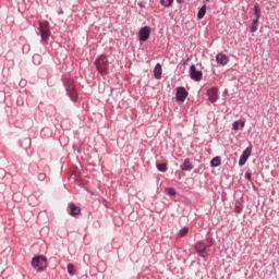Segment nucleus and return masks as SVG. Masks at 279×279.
<instances>
[{
	"mask_svg": "<svg viewBox=\"0 0 279 279\" xmlns=\"http://www.w3.org/2000/svg\"><path fill=\"white\" fill-rule=\"evenodd\" d=\"M31 265H32L33 269H35V271L40 274L41 271H45V269H47L49 263L47 260V256L37 255V256L33 257Z\"/></svg>",
	"mask_w": 279,
	"mask_h": 279,
	"instance_id": "nucleus-1",
	"label": "nucleus"
},
{
	"mask_svg": "<svg viewBox=\"0 0 279 279\" xmlns=\"http://www.w3.org/2000/svg\"><path fill=\"white\" fill-rule=\"evenodd\" d=\"M62 81L70 99H72L73 101H77V92L75 90L73 77L63 75Z\"/></svg>",
	"mask_w": 279,
	"mask_h": 279,
	"instance_id": "nucleus-2",
	"label": "nucleus"
},
{
	"mask_svg": "<svg viewBox=\"0 0 279 279\" xmlns=\"http://www.w3.org/2000/svg\"><path fill=\"white\" fill-rule=\"evenodd\" d=\"M95 65L97 71H108L110 69V63H108L107 56H100L95 60Z\"/></svg>",
	"mask_w": 279,
	"mask_h": 279,
	"instance_id": "nucleus-3",
	"label": "nucleus"
},
{
	"mask_svg": "<svg viewBox=\"0 0 279 279\" xmlns=\"http://www.w3.org/2000/svg\"><path fill=\"white\" fill-rule=\"evenodd\" d=\"M39 32H40L41 40H47V38L51 36V31L49 29V22L47 21L39 22Z\"/></svg>",
	"mask_w": 279,
	"mask_h": 279,
	"instance_id": "nucleus-4",
	"label": "nucleus"
},
{
	"mask_svg": "<svg viewBox=\"0 0 279 279\" xmlns=\"http://www.w3.org/2000/svg\"><path fill=\"white\" fill-rule=\"evenodd\" d=\"M186 97H189V92L186 90V88L183 86L177 87V93H175L177 101L184 104V101H186Z\"/></svg>",
	"mask_w": 279,
	"mask_h": 279,
	"instance_id": "nucleus-5",
	"label": "nucleus"
},
{
	"mask_svg": "<svg viewBox=\"0 0 279 279\" xmlns=\"http://www.w3.org/2000/svg\"><path fill=\"white\" fill-rule=\"evenodd\" d=\"M151 28H149V26H144L138 31V38L142 43H146V40H149Z\"/></svg>",
	"mask_w": 279,
	"mask_h": 279,
	"instance_id": "nucleus-6",
	"label": "nucleus"
},
{
	"mask_svg": "<svg viewBox=\"0 0 279 279\" xmlns=\"http://www.w3.org/2000/svg\"><path fill=\"white\" fill-rule=\"evenodd\" d=\"M206 244H204V242H198L195 244V251L197 252V254L199 256H202V258H206V256H208V251Z\"/></svg>",
	"mask_w": 279,
	"mask_h": 279,
	"instance_id": "nucleus-7",
	"label": "nucleus"
},
{
	"mask_svg": "<svg viewBox=\"0 0 279 279\" xmlns=\"http://www.w3.org/2000/svg\"><path fill=\"white\" fill-rule=\"evenodd\" d=\"M68 208L70 209L69 214L71 217H77V215L82 213V208H80V206L75 205L74 203H70Z\"/></svg>",
	"mask_w": 279,
	"mask_h": 279,
	"instance_id": "nucleus-8",
	"label": "nucleus"
},
{
	"mask_svg": "<svg viewBox=\"0 0 279 279\" xmlns=\"http://www.w3.org/2000/svg\"><path fill=\"white\" fill-rule=\"evenodd\" d=\"M218 93H219V90L217 89V87H211L210 89L207 90V96H208L210 104H215V101H217Z\"/></svg>",
	"mask_w": 279,
	"mask_h": 279,
	"instance_id": "nucleus-9",
	"label": "nucleus"
},
{
	"mask_svg": "<svg viewBox=\"0 0 279 279\" xmlns=\"http://www.w3.org/2000/svg\"><path fill=\"white\" fill-rule=\"evenodd\" d=\"M202 71H191L190 77L191 80H194V82H201L202 81Z\"/></svg>",
	"mask_w": 279,
	"mask_h": 279,
	"instance_id": "nucleus-10",
	"label": "nucleus"
},
{
	"mask_svg": "<svg viewBox=\"0 0 279 279\" xmlns=\"http://www.w3.org/2000/svg\"><path fill=\"white\" fill-rule=\"evenodd\" d=\"M182 171H193V163H191V159H185L181 165Z\"/></svg>",
	"mask_w": 279,
	"mask_h": 279,
	"instance_id": "nucleus-11",
	"label": "nucleus"
},
{
	"mask_svg": "<svg viewBox=\"0 0 279 279\" xmlns=\"http://www.w3.org/2000/svg\"><path fill=\"white\" fill-rule=\"evenodd\" d=\"M216 61L218 62V64H228V56L223 54V53H219L216 56Z\"/></svg>",
	"mask_w": 279,
	"mask_h": 279,
	"instance_id": "nucleus-12",
	"label": "nucleus"
},
{
	"mask_svg": "<svg viewBox=\"0 0 279 279\" xmlns=\"http://www.w3.org/2000/svg\"><path fill=\"white\" fill-rule=\"evenodd\" d=\"M234 213H236L238 215H241V213H243V205L239 201L235 202Z\"/></svg>",
	"mask_w": 279,
	"mask_h": 279,
	"instance_id": "nucleus-13",
	"label": "nucleus"
},
{
	"mask_svg": "<svg viewBox=\"0 0 279 279\" xmlns=\"http://www.w3.org/2000/svg\"><path fill=\"white\" fill-rule=\"evenodd\" d=\"M206 16V4H204L197 12V19L202 20Z\"/></svg>",
	"mask_w": 279,
	"mask_h": 279,
	"instance_id": "nucleus-14",
	"label": "nucleus"
},
{
	"mask_svg": "<svg viewBox=\"0 0 279 279\" xmlns=\"http://www.w3.org/2000/svg\"><path fill=\"white\" fill-rule=\"evenodd\" d=\"M257 31H258V19H255L252 21L251 32H252V34H254Z\"/></svg>",
	"mask_w": 279,
	"mask_h": 279,
	"instance_id": "nucleus-15",
	"label": "nucleus"
},
{
	"mask_svg": "<svg viewBox=\"0 0 279 279\" xmlns=\"http://www.w3.org/2000/svg\"><path fill=\"white\" fill-rule=\"evenodd\" d=\"M221 165V158L220 157H214L210 161L211 167H219Z\"/></svg>",
	"mask_w": 279,
	"mask_h": 279,
	"instance_id": "nucleus-16",
	"label": "nucleus"
},
{
	"mask_svg": "<svg viewBox=\"0 0 279 279\" xmlns=\"http://www.w3.org/2000/svg\"><path fill=\"white\" fill-rule=\"evenodd\" d=\"M242 156L244 158H246V160H248L250 156H252V146L246 147L245 150L243 151Z\"/></svg>",
	"mask_w": 279,
	"mask_h": 279,
	"instance_id": "nucleus-17",
	"label": "nucleus"
},
{
	"mask_svg": "<svg viewBox=\"0 0 279 279\" xmlns=\"http://www.w3.org/2000/svg\"><path fill=\"white\" fill-rule=\"evenodd\" d=\"M206 241H207L206 247H213V245L215 243V240H213V235L207 234L206 235Z\"/></svg>",
	"mask_w": 279,
	"mask_h": 279,
	"instance_id": "nucleus-18",
	"label": "nucleus"
},
{
	"mask_svg": "<svg viewBox=\"0 0 279 279\" xmlns=\"http://www.w3.org/2000/svg\"><path fill=\"white\" fill-rule=\"evenodd\" d=\"M254 16L255 19H257V21L258 19H260V8L258 7V4L254 5Z\"/></svg>",
	"mask_w": 279,
	"mask_h": 279,
	"instance_id": "nucleus-19",
	"label": "nucleus"
},
{
	"mask_svg": "<svg viewBox=\"0 0 279 279\" xmlns=\"http://www.w3.org/2000/svg\"><path fill=\"white\" fill-rule=\"evenodd\" d=\"M160 3L163 5V8H171L173 0H160Z\"/></svg>",
	"mask_w": 279,
	"mask_h": 279,
	"instance_id": "nucleus-20",
	"label": "nucleus"
},
{
	"mask_svg": "<svg viewBox=\"0 0 279 279\" xmlns=\"http://www.w3.org/2000/svg\"><path fill=\"white\" fill-rule=\"evenodd\" d=\"M37 178H38L39 182H45V180H46V182H49V178H47V174L45 172L39 173L37 175Z\"/></svg>",
	"mask_w": 279,
	"mask_h": 279,
	"instance_id": "nucleus-21",
	"label": "nucleus"
},
{
	"mask_svg": "<svg viewBox=\"0 0 279 279\" xmlns=\"http://www.w3.org/2000/svg\"><path fill=\"white\" fill-rule=\"evenodd\" d=\"M158 171H161V173L167 172V163H157Z\"/></svg>",
	"mask_w": 279,
	"mask_h": 279,
	"instance_id": "nucleus-22",
	"label": "nucleus"
},
{
	"mask_svg": "<svg viewBox=\"0 0 279 279\" xmlns=\"http://www.w3.org/2000/svg\"><path fill=\"white\" fill-rule=\"evenodd\" d=\"M166 193H167L168 195H170V197H173V196L177 195L175 189H173V187H168V189H166Z\"/></svg>",
	"mask_w": 279,
	"mask_h": 279,
	"instance_id": "nucleus-23",
	"label": "nucleus"
},
{
	"mask_svg": "<svg viewBox=\"0 0 279 279\" xmlns=\"http://www.w3.org/2000/svg\"><path fill=\"white\" fill-rule=\"evenodd\" d=\"M75 267L73 266V264H68V274H70V276H74L75 275Z\"/></svg>",
	"mask_w": 279,
	"mask_h": 279,
	"instance_id": "nucleus-24",
	"label": "nucleus"
},
{
	"mask_svg": "<svg viewBox=\"0 0 279 279\" xmlns=\"http://www.w3.org/2000/svg\"><path fill=\"white\" fill-rule=\"evenodd\" d=\"M189 234V228L184 227L179 231V236H186Z\"/></svg>",
	"mask_w": 279,
	"mask_h": 279,
	"instance_id": "nucleus-25",
	"label": "nucleus"
},
{
	"mask_svg": "<svg viewBox=\"0 0 279 279\" xmlns=\"http://www.w3.org/2000/svg\"><path fill=\"white\" fill-rule=\"evenodd\" d=\"M154 77H155V80H161L162 71H154Z\"/></svg>",
	"mask_w": 279,
	"mask_h": 279,
	"instance_id": "nucleus-26",
	"label": "nucleus"
},
{
	"mask_svg": "<svg viewBox=\"0 0 279 279\" xmlns=\"http://www.w3.org/2000/svg\"><path fill=\"white\" fill-rule=\"evenodd\" d=\"M247 162L246 157H244L243 155L240 156V160H239V166L243 167V165H245Z\"/></svg>",
	"mask_w": 279,
	"mask_h": 279,
	"instance_id": "nucleus-27",
	"label": "nucleus"
},
{
	"mask_svg": "<svg viewBox=\"0 0 279 279\" xmlns=\"http://www.w3.org/2000/svg\"><path fill=\"white\" fill-rule=\"evenodd\" d=\"M241 125V121H235L233 124H232V130L234 132H239V126Z\"/></svg>",
	"mask_w": 279,
	"mask_h": 279,
	"instance_id": "nucleus-28",
	"label": "nucleus"
},
{
	"mask_svg": "<svg viewBox=\"0 0 279 279\" xmlns=\"http://www.w3.org/2000/svg\"><path fill=\"white\" fill-rule=\"evenodd\" d=\"M154 71H162V65H160V63H157V64L155 65Z\"/></svg>",
	"mask_w": 279,
	"mask_h": 279,
	"instance_id": "nucleus-29",
	"label": "nucleus"
},
{
	"mask_svg": "<svg viewBox=\"0 0 279 279\" xmlns=\"http://www.w3.org/2000/svg\"><path fill=\"white\" fill-rule=\"evenodd\" d=\"M245 178L248 180V182H252V173L245 172Z\"/></svg>",
	"mask_w": 279,
	"mask_h": 279,
	"instance_id": "nucleus-30",
	"label": "nucleus"
},
{
	"mask_svg": "<svg viewBox=\"0 0 279 279\" xmlns=\"http://www.w3.org/2000/svg\"><path fill=\"white\" fill-rule=\"evenodd\" d=\"M240 126H241V130H243V128H245V121H240Z\"/></svg>",
	"mask_w": 279,
	"mask_h": 279,
	"instance_id": "nucleus-31",
	"label": "nucleus"
},
{
	"mask_svg": "<svg viewBox=\"0 0 279 279\" xmlns=\"http://www.w3.org/2000/svg\"><path fill=\"white\" fill-rule=\"evenodd\" d=\"M190 71H197V69L195 68V64H192V65L190 66Z\"/></svg>",
	"mask_w": 279,
	"mask_h": 279,
	"instance_id": "nucleus-32",
	"label": "nucleus"
},
{
	"mask_svg": "<svg viewBox=\"0 0 279 279\" xmlns=\"http://www.w3.org/2000/svg\"><path fill=\"white\" fill-rule=\"evenodd\" d=\"M33 60H40V56L35 54V56L33 57Z\"/></svg>",
	"mask_w": 279,
	"mask_h": 279,
	"instance_id": "nucleus-33",
	"label": "nucleus"
},
{
	"mask_svg": "<svg viewBox=\"0 0 279 279\" xmlns=\"http://www.w3.org/2000/svg\"><path fill=\"white\" fill-rule=\"evenodd\" d=\"M186 64H189V59H186L185 61H183V66H186Z\"/></svg>",
	"mask_w": 279,
	"mask_h": 279,
	"instance_id": "nucleus-34",
	"label": "nucleus"
},
{
	"mask_svg": "<svg viewBox=\"0 0 279 279\" xmlns=\"http://www.w3.org/2000/svg\"><path fill=\"white\" fill-rule=\"evenodd\" d=\"M98 73L101 74V75H106V73H108V72L107 71H100Z\"/></svg>",
	"mask_w": 279,
	"mask_h": 279,
	"instance_id": "nucleus-35",
	"label": "nucleus"
},
{
	"mask_svg": "<svg viewBox=\"0 0 279 279\" xmlns=\"http://www.w3.org/2000/svg\"><path fill=\"white\" fill-rule=\"evenodd\" d=\"M177 3H184V0H177Z\"/></svg>",
	"mask_w": 279,
	"mask_h": 279,
	"instance_id": "nucleus-36",
	"label": "nucleus"
},
{
	"mask_svg": "<svg viewBox=\"0 0 279 279\" xmlns=\"http://www.w3.org/2000/svg\"><path fill=\"white\" fill-rule=\"evenodd\" d=\"M59 14H62V11H59Z\"/></svg>",
	"mask_w": 279,
	"mask_h": 279,
	"instance_id": "nucleus-37",
	"label": "nucleus"
},
{
	"mask_svg": "<svg viewBox=\"0 0 279 279\" xmlns=\"http://www.w3.org/2000/svg\"><path fill=\"white\" fill-rule=\"evenodd\" d=\"M206 1H210V0H206Z\"/></svg>",
	"mask_w": 279,
	"mask_h": 279,
	"instance_id": "nucleus-38",
	"label": "nucleus"
}]
</instances>
